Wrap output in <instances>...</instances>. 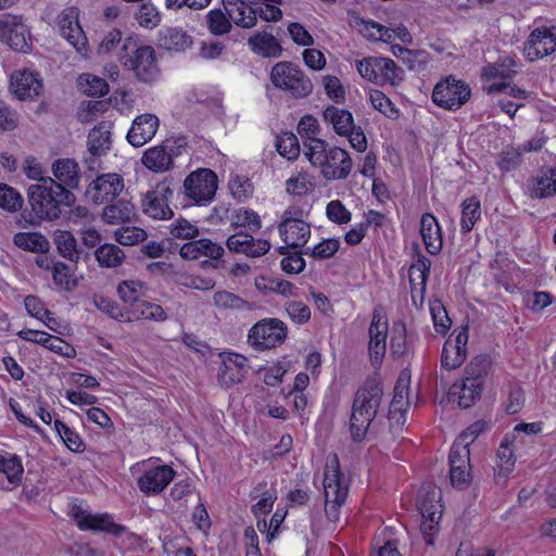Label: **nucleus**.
I'll return each mask as SVG.
<instances>
[{"label": "nucleus", "mask_w": 556, "mask_h": 556, "mask_svg": "<svg viewBox=\"0 0 556 556\" xmlns=\"http://www.w3.org/2000/svg\"><path fill=\"white\" fill-rule=\"evenodd\" d=\"M383 397V386L378 377L367 378L357 389L349 420V433L352 442L361 443L384 437V430L381 427L382 418L378 417Z\"/></svg>", "instance_id": "f257e3e1"}, {"label": "nucleus", "mask_w": 556, "mask_h": 556, "mask_svg": "<svg viewBox=\"0 0 556 556\" xmlns=\"http://www.w3.org/2000/svg\"><path fill=\"white\" fill-rule=\"evenodd\" d=\"M28 203L33 214L39 219L52 220L60 217L63 207L75 202V195L51 177L40 178L28 187Z\"/></svg>", "instance_id": "f03ea898"}, {"label": "nucleus", "mask_w": 556, "mask_h": 556, "mask_svg": "<svg viewBox=\"0 0 556 556\" xmlns=\"http://www.w3.org/2000/svg\"><path fill=\"white\" fill-rule=\"evenodd\" d=\"M118 59L141 81L152 83L159 76L154 49L150 46H138L131 37L124 39Z\"/></svg>", "instance_id": "7ed1b4c3"}, {"label": "nucleus", "mask_w": 556, "mask_h": 556, "mask_svg": "<svg viewBox=\"0 0 556 556\" xmlns=\"http://www.w3.org/2000/svg\"><path fill=\"white\" fill-rule=\"evenodd\" d=\"M269 79L280 91L294 99H304L313 92V83L301 67L289 61L276 63L270 71Z\"/></svg>", "instance_id": "20e7f679"}, {"label": "nucleus", "mask_w": 556, "mask_h": 556, "mask_svg": "<svg viewBox=\"0 0 556 556\" xmlns=\"http://www.w3.org/2000/svg\"><path fill=\"white\" fill-rule=\"evenodd\" d=\"M288 334L287 325L278 318H264L249 331L248 342L257 351H265L281 345Z\"/></svg>", "instance_id": "39448f33"}, {"label": "nucleus", "mask_w": 556, "mask_h": 556, "mask_svg": "<svg viewBox=\"0 0 556 556\" xmlns=\"http://www.w3.org/2000/svg\"><path fill=\"white\" fill-rule=\"evenodd\" d=\"M185 146V138L166 139L161 144L146 150L141 162L153 173H165L174 167V157L181 154Z\"/></svg>", "instance_id": "423d86ee"}, {"label": "nucleus", "mask_w": 556, "mask_h": 556, "mask_svg": "<svg viewBox=\"0 0 556 556\" xmlns=\"http://www.w3.org/2000/svg\"><path fill=\"white\" fill-rule=\"evenodd\" d=\"M439 494L432 486L422 488L418 494L417 508L421 515L420 531L427 544H433V533L438 530L441 519Z\"/></svg>", "instance_id": "0eeeda50"}, {"label": "nucleus", "mask_w": 556, "mask_h": 556, "mask_svg": "<svg viewBox=\"0 0 556 556\" xmlns=\"http://www.w3.org/2000/svg\"><path fill=\"white\" fill-rule=\"evenodd\" d=\"M470 96V87L465 81L447 77L434 86L432 101L440 108L456 111L469 100Z\"/></svg>", "instance_id": "6e6552de"}, {"label": "nucleus", "mask_w": 556, "mask_h": 556, "mask_svg": "<svg viewBox=\"0 0 556 556\" xmlns=\"http://www.w3.org/2000/svg\"><path fill=\"white\" fill-rule=\"evenodd\" d=\"M173 194L174 191L168 182L162 181L156 184L142 195V213L152 219H170L174 215L169 207V200L173 198Z\"/></svg>", "instance_id": "1a4fd4ad"}, {"label": "nucleus", "mask_w": 556, "mask_h": 556, "mask_svg": "<svg viewBox=\"0 0 556 556\" xmlns=\"http://www.w3.org/2000/svg\"><path fill=\"white\" fill-rule=\"evenodd\" d=\"M325 510L329 519L337 520L338 507L346 500L348 486L340 479L339 459L334 455L331 467H327L324 478Z\"/></svg>", "instance_id": "9d476101"}, {"label": "nucleus", "mask_w": 556, "mask_h": 556, "mask_svg": "<svg viewBox=\"0 0 556 556\" xmlns=\"http://www.w3.org/2000/svg\"><path fill=\"white\" fill-rule=\"evenodd\" d=\"M185 194L195 204H205L215 195L217 176L211 169L191 173L184 181Z\"/></svg>", "instance_id": "9b49d317"}, {"label": "nucleus", "mask_w": 556, "mask_h": 556, "mask_svg": "<svg viewBox=\"0 0 556 556\" xmlns=\"http://www.w3.org/2000/svg\"><path fill=\"white\" fill-rule=\"evenodd\" d=\"M71 516L81 531L106 532L115 536H119L126 531L124 526L113 521L111 515L106 513L93 515L76 504L71 508Z\"/></svg>", "instance_id": "f8f14e48"}, {"label": "nucleus", "mask_w": 556, "mask_h": 556, "mask_svg": "<svg viewBox=\"0 0 556 556\" xmlns=\"http://www.w3.org/2000/svg\"><path fill=\"white\" fill-rule=\"evenodd\" d=\"M450 479L453 486L467 489L471 482L470 452L466 445L454 443L450 456Z\"/></svg>", "instance_id": "ddd939ff"}, {"label": "nucleus", "mask_w": 556, "mask_h": 556, "mask_svg": "<svg viewBox=\"0 0 556 556\" xmlns=\"http://www.w3.org/2000/svg\"><path fill=\"white\" fill-rule=\"evenodd\" d=\"M124 189V179L115 173L98 176L87 188L86 198L94 204L114 200Z\"/></svg>", "instance_id": "4468645a"}, {"label": "nucleus", "mask_w": 556, "mask_h": 556, "mask_svg": "<svg viewBox=\"0 0 556 556\" xmlns=\"http://www.w3.org/2000/svg\"><path fill=\"white\" fill-rule=\"evenodd\" d=\"M176 471L169 465H159L144 470L137 485L147 496L161 494L174 480Z\"/></svg>", "instance_id": "2eb2a0df"}, {"label": "nucleus", "mask_w": 556, "mask_h": 556, "mask_svg": "<svg viewBox=\"0 0 556 556\" xmlns=\"http://www.w3.org/2000/svg\"><path fill=\"white\" fill-rule=\"evenodd\" d=\"M112 125L102 122L94 126L88 135V152L89 155L85 162L89 169L93 170L98 166V159L105 155L112 147Z\"/></svg>", "instance_id": "dca6fc26"}, {"label": "nucleus", "mask_w": 556, "mask_h": 556, "mask_svg": "<svg viewBox=\"0 0 556 556\" xmlns=\"http://www.w3.org/2000/svg\"><path fill=\"white\" fill-rule=\"evenodd\" d=\"M223 365L218 370V382L224 388H229L244 380L248 372V359L237 353H220Z\"/></svg>", "instance_id": "f3484780"}, {"label": "nucleus", "mask_w": 556, "mask_h": 556, "mask_svg": "<svg viewBox=\"0 0 556 556\" xmlns=\"http://www.w3.org/2000/svg\"><path fill=\"white\" fill-rule=\"evenodd\" d=\"M368 352L374 366L380 365L387 350L388 323L383 320L378 309H375L372 320L369 326Z\"/></svg>", "instance_id": "a211bd4d"}, {"label": "nucleus", "mask_w": 556, "mask_h": 556, "mask_svg": "<svg viewBox=\"0 0 556 556\" xmlns=\"http://www.w3.org/2000/svg\"><path fill=\"white\" fill-rule=\"evenodd\" d=\"M60 34L64 37L77 51H83L87 45V38L78 22L77 8H66L59 15L58 20Z\"/></svg>", "instance_id": "6ab92c4d"}, {"label": "nucleus", "mask_w": 556, "mask_h": 556, "mask_svg": "<svg viewBox=\"0 0 556 556\" xmlns=\"http://www.w3.org/2000/svg\"><path fill=\"white\" fill-rule=\"evenodd\" d=\"M317 167L327 180L345 179L352 169V160L348 152L341 148H331L327 153V160Z\"/></svg>", "instance_id": "aec40b11"}, {"label": "nucleus", "mask_w": 556, "mask_h": 556, "mask_svg": "<svg viewBox=\"0 0 556 556\" xmlns=\"http://www.w3.org/2000/svg\"><path fill=\"white\" fill-rule=\"evenodd\" d=\"M556 52V34L552 29L543 27L534 29L526 43L525 54L530 61H534Z\"/></svg>", "instance_id": "412c9836"}, {"label": "nucleus", "mask_w": 556, "mask_h": 556, "mask_svg": "<svg viewBox=\"0 0 556 556\" xmlns=\"http://www.w3.org/2000/svg\"><path fill=\"white\" fill-rule=\"evenodd\" d=\"M278 231L283 243H307L311 226L303 219L294 218L291 210L283 212Z\"/></svg>", "instance_id": "4be33fe9"}, {"label": "nucleus", "mask_w": 556, "mask_h": 556, "mask_svg": "<svg viewBox=\"0 0 556 556\" xmlns=\"http://www.w3.org/2000/svg\"><path fill=\"white\" fill-rule=\"evenodd\" d=\"M516 440L515 434H506L502 440L497 453L496 464L494 467V481L498 485H503L511 473L516 463V456L513 450V443Z\"/></svg>", "instance_id": "5701e85b"}, {"label": "nucleus", "mask_w": 556, "mask_h": 556, "mask_svg": "<svg viewBox=\"0 0 556 556\" xmlns=\"http://www.w3.org/2000/svg\"><path fill=\"white\" fill-rule=\"evenodd\" d=\"M160 121L154 114H141L137 116L127 134V141L136 148L142 147L156 134Z\"/></svg>", "instance_id": "b1692460"}, {"label": "nucleus", "mask_w": 556, "mask_h": 556, "mask_svg": "<svg viewBox=\"0 0 556 556\" xmlns=\"http://www.w3.org/2000/svg\"><path fill=\"white\" fill-rule=\"evenodd\" d=\"M3 22H8V27L2 28L3 39H7L13 50L26 52L29 49L30 34L23 24L22 16L4 15Z\"/></svg>", "instance_id": "393cba45"}, {"label": "nucleus", "mask_w": 556, "mask_h": 556, "mask_svg": "<svg viewBox=\"0 0 556 556\" xmlns=\"http://www.w3.org/2000/svg\"><path fill=\"white\" fill-rule=\"evenodd\" d=\"M42 81L34 72L23 70L11 78V90L20 100H33L42 91Z\"/></svg>", "instance_id": "a878e982"}, {"label": "nucleus", "mask_w": 556, "mask_h": 556, "mask_svg": "<svg viewBox=\"0 0 556 556\" xmlns=\"http://www.w3.org/2000/svg\"><path fill=\"white\" fill-rule=\"evenodd\" d=\"M476 387L470 386V379L464 377L459 382L453 383L448 390V399L452 402H457L459 407H471L481 396L483 384L481 382H473Z\"/></svg>", "instance_id": "bb28decb"}, {"label": "nucleus", "mask_w": 556, "mask_h": 556, "mask_svg": "<svg viewBox=\"0 0 556 556\" xmlns=\"http://www.w3.org/2000/svg\"><path fill=\"white\" fill-rule=\"evenodd\" d=\"M223 8L230 17V22L242 28H252L257 23L256 9L242 0H223Z\"/></svg>", "instance_id": "cd10ccee"}, {"label": "nucleus", "mask_w": 556, "mask_h": 556, "mask_svg": "<svg viewBox=\"0 0 556 556\" xmlns=\"http://www.w3.org/2000/svg\"><path fill=\"white\" fill-rule=\"evenodd\" d=\"M430 266H431L430 261L426 256L419 254L417 261L414 264H412L408 269V279H409V285H410L412 301L414 304H416L415 292L418 291V287H419V292H420L419 305L420 306L422 305L424 295L426 292L427 280H428V275L430 271Z\"/></svg>", "instance_id": "c85d7f7f"}, {"label": "nucleus", "mask_w": 556, "mask_h": 556, "mask_svg": "<svg viewBox=\"0 0 556 556\" xmlns=\"http://www.w3.org/2000/svg\"><path fill=\"white\" fill-rule=\"evenodd\" d=\"M252 52L263 58H278L282 48L277 39L269 33L260 31L248 39Z\"/></svg>", "instance_id": "c756f323"}, {"label": "nucleus", "mask_w": 556, "mask_h": 556, "mask_svg": "<svg viewBox=\"0 0 556 556\" xmlns=\"http://www.w3.org/2000/svg\"><path fill=\"white\" fill-rule=\"evenodd\" d=\"M255 288L264 294L273 292L285 298L294 296L298 292V288L292 282L281 278L267 276L257 277L255 279Z\"/></svg>", "instance_id": "7c9ffc66"}, {"label": "nucleus", "mask_w": 556, "mask_h": 556, "mask_svg": "<svg viewBox=\"0 0 556 556\" xmlns=\"http://www.w3.org/2000/svg\"><path fill=\"white\" fill-rule=\"evenodd\" d=\"M324 119L332 125L339 136L346 135L353 130L354 119L350 111L337 106H328L323 113Z\"/></svg>", "instance_id": "2f4dec72"}, {"label": "nucleus", "mask_w": 556, "mask_h": 556, "mask_svg": "<svg viewBox=\"0 0 556 556\" xmlns=\"http://www.w3.org/2000/svg\"><path fill=\"white\" fill-rule=\"evenodd\" d=\"M376 74L377 80H375V84L378 85L390 84L396 86L404 79V71L388 58L378 56Z\"/></svg>", "instance_id": "473e14b6"}, {"label": "nucleus", "mask_w": 556, "mask_h": 556, "mask_svg": "<svg viewBox=\"0 0 556 556\" xmlns=\"http://www.w3.org/2000/svg\"><path fill=\"white\" fill-rule=\"evenodd\" d=\"M160 46L166 50L182 52L193 43L192 38L185 30L168 28L160 35Z\"/></svg>", "instance_id": "72a5a7b5"}, {"label": "nucleus", "mask_w": 556, "mask_h": 556, "mask_svg": "<svg viewBox=\"0 0 556 556\" xmlns=\"http://www.w3.org/2000/svg\"><path fill=\"white\" fill-rule=\"evenodd\" d=\"M413 337L408 334L403 321L395 323L392 328L390 349L393 356L402 357L413 351Z\"/></svg>", "instance_id": "f704fd0d"}, {"label": "nucleus", "mask_w": 556, "mask_h": 556, "mask_svg": "<svg viewBox=\"0 0 556 556\" xmlns=\"http://www.w3.org/2000/svg\"><path fill=\"white\" fill-rule=\"evenodd\" d=\"M178 247L185 260H198L201 256L218 260L224 254L223 245H169L168 252L174 253Z\"/></svg>", "instance_id": "c9c22d12"}, {"label": "nucleus", "mask_w": 556, "mask_h": 556, "mask_svg": "<svg viewBox=\"0 0 556 556\" xmlns=\"http://www.w3.org/2000/svg\"><path fill=\"white\" fill-rule=\"evenodd\" d=\"M492 359L488 354H480L471 358L464 369V377L470 379V386L473 382H481L484 386L485 378L491 369Z\"/></svg>", "instance_id": "e433bc0d"}, {"label": "nucleus", "mask_w": 556, "mask_h": 556, "mask_svg": "<svg viewBox=\"0 0 556 556\" xmlns=\"http://www.w3.org/2000/svg\"><path fill=\"white\" fill-rule=\"evenodd\" d=\"M300 245H279L278 252L285 257L281 260V269L287 274H300L305 268L304 251H296Z\"/></svg>", "instance_id": "4c0bfd02"}, {"label": "nucleus", "mask_w": 556, "mask_h": 556, "mask_svg": "<svg viewBox=\"0 0 556 556\" xmlns=\"http://www.w3.org/2000/svg\"><path fill=\"white\" fill-rule=\"evenodd\" d=\"M53 175L59 180V184L66 185L71 188H76L79 182L78 165L75 161L70 159L58 160L53 163Z\"/></svg>", "instance_id": "58836bf2"}, {"label": "nucleus", "mask_w": 556, "mask_h": 556, "mask_svg": "<svg viewBox=\"0 0 556 556\" xmlns=\"http://www.w3.org/2000/svg\"><path fill=\"white\" fill-rule=\"evenodd\" d=\"M135 215V206L127 200L121 199L106 205L102 212V218L109 224L127 222Z\"/></svg>", "instance_id": "ea45409f"}, {"label": "nucleus", "mask_w": 556, "mask_h": 556, "mask_svg": "<svg viewBox=\"0 0 556 556\" xmlns=\"http://www.w3.org/2000/svg\"><path fill=\"white\" fill-rule=\"evenodd\" d=\"M205 24L208 31L214 36H223L230 33L232 24L225 10L212 9L205 15Z\"/></svg>", "instance_id": "a19ab883"}, {"label": "nucleus", "mask_w": 556, "mask_h": 556, "mask_svg": "<svg viewBox=\"0 0 556 556\" xmlns=\"http://www.w3.org/2000/svg\"><path fill=\"white\" fill-rule=\"evenodd\" d=\"M554 194H556V168H547L536 178L531 197L542 199Z\"/></svg>", "instance_id": "79ce46f5"}, {"label": "nucleus", "mask_w": 556, "mask_h": 556, "mask_svg": "<svg viewBox=\"0 0 556 556\" xmlns=\"http://www.w3.org/2000/svg\"><path fill=\"white\" fill-rule=\"evenodd\" d=\"M143 285L138 280H124L117 287L121 300L128 304V308L137 307L144 295Z\"/></svg>", "instance_id": "37998d69"}, {"label": "nucleus", "mask_w": 556, "mask_h": 556, "mask_svg": "<svg viewBox=\"0 0 556 556\" xmlns=\"http://www.w3.org/2000/svg\"><path fill=\"white\" fill-rule=\"evenodd\" d=\"M166 317V313L161 305L142 300L141 303L137 304V307L129 308V317L127 318L129 321L140 318L163 321Z\"/></svg>", "instance_id": "c03bdc74"}, {"label": "nucleus", "mask_w": 556, "mask_h": 556, "mask_svg": "<svg viewBox=\"0 0 556 556\" xmlns=\"http://www.w3.org/2000/svg\"><path fill=\"white\" fill-rule=\"evenodd\" d=\"M0 472L5 475L9 482L18 483L24 472L21 458L8 452L0 453Z\"/></svg>", "instance_id": "a18cd8bd"}, {"label": "nucleus", "mask_w": 556, "mask_h": 556, "mask_svg": "<svg viewBox=\"0 0 556 556\" xmlns=\"http://www.w3.org/2000/svg\"><path fill=\"white\" fill-rule=\"evenodd\" d=\"M328 144L325 140L315 137H308L304 142V154L313 166H318L327 160Z\"/></svg>", "instance_id": "49530a36"}, {"label": "nucleus", "mask_w": 556, "mask_h": 556, "mask_svg": "<svg viewBox=\"0 0 556 556\" xmlns=\"http://www.w3.org/2000/svg\"><path fill=\"white\" fill-rule=\"evenodd\" d=\"M92 302L94 306L109 315L111 318L116 319L118 321H129L127 317H129V308L123 311L116 302L111 299H108L103 295L94 294L92 298Z\"/></svg>", "instance_id": "de8ad7c7"}, {"label": "nucleus", "mask_w": 556, "mask_h": 556, "mask_svg": "<svg viewBox=\"0 0 556 556\" xmlns=\"http://www.w3.org/2000/svg\"><path fill=\"white\" fill-rule=\"evenodd\" d=\"M354 23L356 25H363L364 29L362 31L369 38L379 39L382 41H391L394 38V29H390L375 21H365L358 15L354 17Z\"/></svg>", "instance_id": "09e8293b"}, {"label": "nucleus", "mask_w": 556, "mask_h": 556, "mask_svg": "<svg viewBox=\"0 0 556 556\" xmlns=\"http://www.w3.org/2000/svg\"><path fill=\"white\" fill-rule=\"evenodd\" d=\"M54 429L68 450L75 453H80L85 450L84 441L79 434L60 419L54 420Z\"/></svg>", "instance_id": "8fccbe9b"}, {"label": "nucleus", "mask_w": 556, "mask_h": 556, "mask_svg": "<svg viewBox=\"0 0 556 556\" xmlns=\"http://www.w3.org/2000/svg\"><path fill=\"white\" fill-rule=\"evenodd\" d=\"M315 189L312 178L305 173H298L286 181V190L289 194L303 197Z\"/></svg>", "instance_id": "3c124183"}, {"label": "nucleus", "mask_w": 556, "mask_h": 556, "mask_svg": "<svg viewBox=\"0 0 556 556\" xmlns=\"http://www.w3.org/2000/svg\"><path fill=\"white\" fill-rule=\"evenodd\" d=\"M406 409L404 408H392L389 407L388 410V431H384V437H379L382 440H388V435L391 440L396 439L403 431L406 416H405Z\"/></svg>", "instance_id": "603ef678"}, {"label": "nucleus", "mask_w": 556, "mask_h": 556, "mask_svg": "<svg viewBox=\"0 0 556 556\" xmlns=\"http://www.w3.org/2000/svg\"><path fill=\"white\" fill-rule=\"evenodd\" d=\"M83 91L90 97H102L109 92V84L105 79L92 74H83L79 77Z\"/></svg>", "instance_id": "864d4df0"}, {"label": "nucleus", "mask_w": 556, "mask_h": 556, "mask_svg": "<svg viewBox=\"0 0 556 556\" xmlns=\"http://www.w3.org/2000/svg\"><path fill=\"white\" fill-rule=\"evenodd\" d=\"M94 254L100 265L106 267L118 266L125 257L118 245H99Z\"/></svg>", "instance_id": "5fc2aeb1"}, {"label": "nucleus", "mask_w": 556, "mask_h": 556, "mask_svg": "<svg viewBox=\"0 0 556 556\" xmlns=\"http://www.w3.org/2000/svg\"><path fill=\"white\" fill-rule=\"evenodd\" d=\"M410 376L405 371L399 376L395 387L393 399L389 405L392 408H404L408 406V389H409Z\"/></svg>", "instance_id": "6e6d98bb"}, {"label": "nucleus", "mask_w": 556, "mask_h": 556, "mask_svg": "<svg viewBox=\"0 0 556 556\" xmlns=\"http://www.w3.org/2000/svg\"><path fill=\"white\" fill-rule=\"evenodd\" d=\"M265 482L258 483L251 492V496L254 498L262 496V498L253 506V513L256 516L267 515L270 513L276 501V496L265 491Z\"/></svg>", "instance_id": "4d7b16f0"}, {"label": "nucleus", "mask_w": 556, "mask_h": 556, "mask_svg": "<svg viewBox=\"0 0 556 556\" xmlns=\"http://www.w3.org/2000/svg\"><path fill=\"white\" fill-rule=\"evenodd\" d=\"M420 235L424 243H433L439 240L442 243L441 229L437 218L429 213L422 215L420 220Z\"/></svg>", "instance_id": "13d9d810"}, {"label": "nucleus", "mask_w": 556, "mask_h": 556, "mask_svg": "<svg viewBox=\"0 0 556 556\" xmlns=\"http://www.w3.org/2000/svg\"><path fill=\"white\" fill-rule=\"evenodd\" d=\"M467 353H462L453 349L452 339L448 338L442 349L441 367L446 370L456 369L463 365Z\"/></svg>", "instance_id": "bf43d9fd"}, {"label": "nucleus", "mask_w": 556, "mask_h": 556, "mask_svg": "<svg viewBox=\"0 0 556 556\" xmlns=\"http://www.w3.org/2000/svg\"><path fill=\"white\" fill-rule=\"evenodd\" d=\"M430 312L435 331L440 334H445L452 325V320L442 302L439 300L431 302Z\"/></svg>", "instance_id": "052dcab7"}, {"label": "nucleus", "mask_w": 556, "mask_h": 556, "mask_svg": "<svg viewBox=\"0 0 556 556\" xmlns=\"http://www.w3.org/2000/svg\"><path fill=\"white\" fill-rule=\"evenodd\" d=\"M213 300L217 307L225 309H244L250 307V303L248 301L225 290L215 292Z\"/></svg>", "instance_id": "680f3d73"}, {"label": "nucleus", "mask_w": 556, "mask_h": 556, "mask_svg": "<svg viewBox=\"0 0 556 556\" xmlns=\"http://www.w3.org/2000/svg\"><path fill=\"white\" fill-rule=\"evenodd\" d=\"M136 20L142 27L154 28L160 24L161 15L151 2H144L136 13Z\"/></svg>", "instance_id": "e2e57ef3"}, {"label": "nucleus", "mask_w": 556, "mask_h": 556, "mask_svg": "<svg viewBox=\"0 0 556 556\" xmlns=\"http://www.w3.org/2000/svg\"><path fill=\"white\" fill-rule=\"evenodd\" d=\"M480 218V202L475 199L465 200L462 212V229L469 231Z\"/></svg>", "instance_id": "0e129e2a"}, {"label": "nucleus", "mask_w": 556, "mask_h": 556, "mask_svg": "<svg viewBox=\"0 0 556 556\" xmlns=\"http://www.w3.org/2000/svg\"><path fill=\"white\" fill-rule=\"evenodd\" d=\"M277 151L288 160H294L300 154V144L295 135L283 134L277 141Z\"/></svg>", "instance_id": "69168bd1"}, {"label": "nucleus", "mask_w": 556, "mask_h": 556, "mask_svg": "<svg viewBox=\"0 0 556 556\" xmlns=\"http://www.w3.org/2000/svg\"><path fill=\"white\" fill-rule=\"evenodd\" d=\"M23 199L12 187L0 184V207L15 212L22 207Z\"/></svg>", "instance_id": "338daca9"}, {"label": "nucleus", "mask_w": 556, "mask_h": 556, "mask_svg": "<svg viewBox=\"0 0 556 556\" xmlns=\"http://www.w3.org/2000/svg\"><path fill=\"white\" fill-rule=\"evenodd\" d=\"M372 106L389 118H396L397 110L391 100L380 90H372L369 96Z\"/></svg>", "instance_id": "774afa93"}]
</instances>
